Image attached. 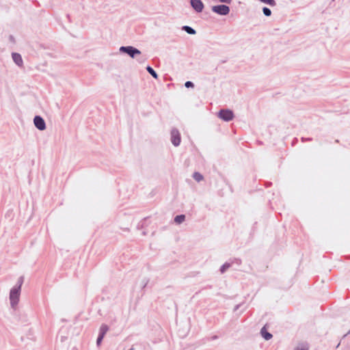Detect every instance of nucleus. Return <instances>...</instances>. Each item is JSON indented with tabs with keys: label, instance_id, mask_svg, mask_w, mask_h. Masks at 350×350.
Wrapping results in <instances>:
<instances>
[{
	"label": "nucleus",
	"instance_id": "1",
	"mask_svg": "<svg viewBox=\"0 0 350 350\" xmlns=\"http://www.w3.org/2000/svg\"><path fill=\"white\" fill-rule=\"evenodd\" d=\"M22 282H20V284L18 286L13 287L10 293V304L12 308H16L20 297L21 288Z\"/></svg>",
	"mask_w": 350,
	"mask_h": 350
},
{
	"label": "nucleus",
	"instance_id": "2",
	"mask_svg": "<svg viewBox=\"0 0 350 350\" xmlns=\"http://www.w3.org/2000/svg\"><path fill=\"white\" fill-rule=\"evenodd\" d=\"M120 51L121 52L127 53L131 57H134L136 55H139L141 53V52L138 49L130 46H121Z\"/></svg>",
	"mask_w": 350,
	"mask_h": 350
},
{
	"label": "nucleus",
	"instance_id": "3",
	"mask_svg": "<svg viewBox=\"0 0 350 350\" xmlns=\"http://www.w3.org/2000/svg\"><path fill=\"white\" fill-rule=\"evenodd\" d=\"M212 10L220 15H227L230 12V8L227 5H220L213 6Z\"/></svg>",
	"mask_w": 350,
	"mask_h": 350
},
{
	"label": "nucleus",
	"instance_id": "4",
	"mask_svg": "<svg viewBox=\"0 0 350 350\" xmlns=\"http://www.w3.org/2000/svg\"><path fill=\"white\" fill-rule=\"evenodd\" d=\"M219 116L225 121H230L233 118V113L230 110L223 109L220 111Z\"/></svg>",
	"mask_w": 350,
	"mask_h": 350
},
{
	"label": "nucleus",
	"instance_id": "5",
	"mask_svg": "<svg viewBox=\"0 0 350 350\" xmlns=\"http://www.w3.org/2000/svg\"><path fill=\"white\" fill-rule=\"evenodd\" d=\"M34 124L37 129L43 131L46 128L45 122L40 116H36L33 120Z\"/></svg>",
	"mask_w": 350,
	"mask_h": 350
},
{
	"label": "nucleus",
	"instance_id": "6",
	"mask_svg": "<svg viewBox=\"0 0 350 350\" xmlns=\"http://www.w3.org/2000/svg\"><path fill=\"white\" fill-rule=\"evenodd\" d=\"M171 140L175 146H178L180 142V137L178 131L172 130L171 133Z\"/></svg>",
	"mask_w": 350,
	"mask_h": 350
},
{
	"label": "nucleus",
	"instance_id": "7",
	"mask_svg": "<svg viewBox=\"0 0 350 350\" xmlns=\"http://www.w3.org/2000/svg\"><path fill=\"white\" fill-rule=\"evenodd\" d=\"M191 5L198 12H202L204 8V4L200 0H191Z\"/></svg>",
	"mask_w": 350,
	"mask_h": 350
},
{
	"label": "nucleus",
	"instance_id": "8",
	"mask_svg": "<svg viewBox=\"0 0 350 350\" xmlns=\"http://www.w3.org/2000/svg\"><path fill=\"white\" fill-rule=\"evenodd\" d=\"M12 59L14 62L18 66L23 65V59L20 54L14 53H12Z\"/></svg>",
	"mask_w": 350,
	"mask_h": 350
},
{
	"label": "nucleus",
	"instance_id": "9",
	"mask_svg": "<svg viewBox=\"0 0 350 350\" xmlns=\"http://www.w3.org/2000/svg\"><path fill=\"white\" fill-rule=\"evenodd\" d=\"M261 334L262 336V337L268 340L269 339L271 338L272 337V335L271 334H269V332H267V328L265 327H264L262 329H261Z\"/></svg>",
	"mask_w": 350,
	"mask_h": 350
},
{
	"label": "nucleus",
	"instance_id": "10",
	"mask_svg": "<svg viewBox=\"0 0 350 350\" xmlns=\"http://www.w3.org/2000/svg\"><path fill=\"white\" fill-rule=\"evenodd\" d=\"M109 328L108 326L106 325H102L100 327V334L99 335L104 336L105 334L108 331Z\"/></svg>",
	"mask_w": 350,
	"mask_h": 350
},
{
	"label": "nucleus",
	"instance_id": "11",
	"mask_svg": "<svg viewBox=\"0 0 350 350\" xmlns=\"http://www.w3.org/2000/svg\"><path fill=\"white\" fill-rule=\"evenodd\" d=\"M184 220H185V215H178L174 219L175 222L178 224H181L182 222L184 221Z\"/></svg>",
	"mask_w": 350,
	"mask_h": 350
},
{
	"label": "nucleus",
	"instance_id": "12",
	"mask_svg": "<svg viewBox=\"0 0 350 350\" xmlns=\"http://www.w3.org/2000/svg\"><path fill=\"white\" fill-rule=\"evenodd\" d=\"M193 177L198 182H200V180H202V176L200 174L197 173V172L194 173Z\"/></svg>",
	"mask_w": 350,
	"mask_h": 350
},
{
	"label": "nucleus",
	"instance_id": "13",
	"mask_svg": "<svg viewBox=\"0 0 350 350\" xmlns=\"http://www.w3.org/2000/svg\"><path fill=\"white\" fill-rule=\"evenodd\" d=\"M259 1L260 2H263V3H267V4H269L271 6L275 5V2L274 0H259Z\"/></svg>",
	"mask_w": 350,
	"mask_h": 350
},
{
	"label": "nucleus",
	"instance_id": "14",
	"mask_svg": "<svg viewBox=\"0 0 350 350\" xmlns=\"http://www.w3.org/2000/svg\"><path fill=\"white\" fill-rule=\"evenodd\" d=\"M184 29L190 34H194L196 33L195 30L187 26L184 27Z\"/></svg>",
	"mask_w": 350,
	"mask_h": 350
},
{
	"label": "nucleus",
	"instance_id": "15",
	"mask_svg": "<svg viewBox=\"0 0 350 350\" xmlns=\"http://www.w3.org/2000/svg\"><path fill=\"white\" fill-rule=\"evenodd\" d=\"M262 11H263L264 14L267 16H269L271 14V10L267 8H264Z\"/></svg>",
	"mask_w": 350,
	"mask_h": 350
},
{
	"label": "nucleus",
	"instance_id": "16",
	"mask_svg": "<svg viewBox=\"0 0 350 350\" xmlns=\"http://www.w3.org/2000/svg\"><path fill=\"white\" fill-rule=\"evenodd\" d=\"M104 336L99 335L97 339V345H99Z\"/></svg>",
	"mask_w": 350,
	"mask_h": 350
},
{
	"label": "nucleus",
	"instance_id": "17",
	"mask_svg": "<svg viewBox=\"0 0 350 350\" xmlns=\"http://www.w3.org/2000/svg\"><path fill=\"white\" fill-rule=\"evenodd\" d=\"M147 70L148 71V72L152 75L153 76V68L150 66H148L147 67Z\"/></svg>",
	"mask_w": 350,
	"mask_h": 350
},
{
	"label": "nucleus",
	"instance_id": "18",
	"mask_svg": "<svg viewBox=\"0 0 350 350\" xmlns=\"http://www.w3.org/2000/svg\"><path fill=\"white\" fill-rule=\"evenodd\" d=\"M185 86L187 88H191V87L193 86V83H191L190 81H187V82L185 83Z\"/></svg>",
	"mask_w": 350,
	"mask_h": 350
},
{
	"label": "nucleus",
	"instance_id": "19",
	"mask_svg": "<svg viewBox=\"0 0 350 350\" xmlns=\"http://www.w3.org/2000/svg\"><path fill=\"white\" fill-rule=\"evenodd\" d=\"M228 267V265H224L221 269V272H224L227 268Z\"/></svg>",
	"mask_w": 350,
	"mask_h": 350
},
{
	"label": "nucleus",
	"instance_id": "20",
	"mask_svg": "<svg viewBox=\"0 0 350 350\" xmlns=\"http://www.w3.org/2000/svg\"><path fill=\"white\" fill-rule=\"evenodd\" d=\"M220 2L226 3H230L231 0H218Z\"/></svg>",
	"mask_w": 350,
	"mask_h": 350
},
{
	"label": "nucleus",
	"instance_id": "21",
	"mask_svg": "<svg viewBox=\"0 0 350 350\" xmlns=\"http://www.w3.org/2000/svg\"><path fill=\"white\" fill-rule=\"evenodd\" d=\"M154 78H156V77H157V75H156V73H155V72H154Z\"/></svg>",
	"mask_w": 350,
	"mask_h": 350
},
{
	"label": "nucleus",
	"instance_id": "22",
	"mask_svg": "<svg viewBox=\"0 0 350 350\" xmlns=\"http://www.w3.org/2000/svg\"><path fill=\"white\" fill-rule=\"evenodd\" d=\"M130 350H134L133 348H131Z\"/></svg>",
	"mask_w": 350,
	"mask_h": 350
},
{
	"label": "nucleus",
	"instance_id": "23",
	"mask_svg": "<svg viewBox=\"0 0 350 350\" xmlns=\"http://www.w3.org/2000/svg\"><path fill=\"white\" fill-rule=\"evenodd\" d=\"M348 334H350V330L349 331Z\"/></svg>",
	"mask_w": 350,
	"mask_h": 350
}]
</instances>
